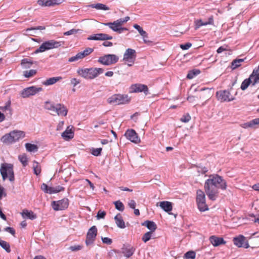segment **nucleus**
Masks as SVG:
<instances>
[{
  "label": "nucleus",
  "instance_id": "obj_32",
  "mask_svg": "<svg viewBox=\"0 0 259 259\" xmlns=\"http://www.w3.org/2000/svg\"><path fill=\"white\" fill-rule=\"evenodd\" d=\"M216 95L218 100L221 102H225L227 100V95L225 90L218 91Z\"/></svg>",
  "mask_w": 259,
  "mask_h": 259
},
{
  "label": "nucleus",
  "instance_id": "obj_3",
  "mask_svg": "<svg viewBox=\"0 0 259 259\" xmlns=\"http://www.w3.org/2000/svg\"><path fill=\"white\" fill-rule=\"evenodd\" d=\"M25 136V134L23 131H13L3 136L1 138V141L5 144H9L23 139Z\"/></svg>",
  "mask_w": 259,
  "mask_h": 259
},
{
  "label": "nucleus",
  "instance_id": "obj_7",
  "mask_svg": "<svg viewBox=\"0 0 259 259\" xmlns=\"http://www.w3.org/2000/svg\"><path fill=\"white\" fill-rule=\"evenodd\" d=\"M196 202L198 208L200 211H205L208 209V207L206 204L205 196L204 193L201 190L197 191Z\"/></svg>",
  "mask_w": 259,
  "mask_h": 259
},
{
  "label": "nucleus",
  "instance_id": "obj_44",
  "mask_svg": "<svg viewBox=\"0 0 259 259\" xmlns=\"http://www.w3.org/2000/svg\"><path fill=\"white\" fill-rule=\"evenodd\" d=\"M36 73V71L35 70L31 69L29 71H25L24 72V76L25 77L29 78L31 76H33L34 75H35Z\"/></svg>",
  "mask_w": 259,
  "mask_h": 259
},
{
  "label": "nucleus",
  "instance_id": "obj_53",
  "mask_svg": "<svg viewBox=\"0 0 259 259\" xmlns=\"http://www.w3.org/2000/svg\"><path fill=\"white\" fill-rule=\"evenodd\" d=\"M250 121L251 124V128H255L256 126L259 125V118L253 119L250 120Z\"/></svg>",
  "mask_w": 259,
  "mask_h": 259
},
{
  "label": "nucleus",
  "instance_id": "obj_19",
  "mask_svg": "<svg viewBox=\"0 0 259 259\" xmlns=\"http://www.w3.org/2000/svg\"><path fill=\"white\" fill-rule=\"evenodd\" d=\"M112 36L105 33H97L90 35L88 37V40H111Z\"/></svg>",
  "mask_w": 259,
  "mask_h": 259
},
{
  "label": "nucleus",
  "instance_id": "obj_14",
  "mask_svg": "<svg viewBox=\"0 0 259 259\" xmlns=\"http://www.w3.org/2000/svg\"><path fill=\"white\" fill-rule=\"evenodd\" d=\"M41 190L44 192L49 194H54L63 191L64 188L60 186L56 187H49L47 184L43 183L41 186Z\"/></svg>",
  "mask_w": 259,
  "mask_h": 259
},
{
  "label": "nucleus",
  "instance_id": "obj_61",
  "mask_svg": "<svg viewBox=\"0 0 259 259\" xmlns=\"http://www.w3.org/2000/svg\"><path fill=\"white\" fill-rule=\"evenodd\" d=\"M141 36L143 37V41L145 44H149L152 42L151 41L147 39V38L148 37L147 33H146L145 36H144V35H141Z\"/></svg>",
  "mask_w": 259,
  "mask_h": 259
},
{
  "label": "nucleus",
  "instance_id": "obj_30",
  "mask_svg": "<svg viewBox=\"0 0 259 259\" xmlns=\"http://www.w3.org/2000/svg\"><path fill=\"white\" fill-rule=\"evenodd\" d=\"M253 73H254V72ZM253 75L254 74H251L249 78H246L243 80V81L241 83L240 87L242 90L244 91L248 88L249 85L251 83V80L253 79Z\"/></svg>",
  "mask_w": 259,
  "mask_h": 259
},
{
  "label": "nucleus",
  "instance_id": "obj_27",
  "mask_svg": "<svg viewBox=\"0 0 259 259\" xmlns=\"http://www.w3.org/2000/svg\"><path fill=\"white\" fill-rule=\"evenodd\" d=\"M61 79H62V77L60 76L51 77L45 80L42 83L46 86L51 85L55 84Z\"/></svg>",
  "mask_w": 259,
  "mask_h": 259
},
{
  "label": "nucleus",
  "instance_id": "obj_58",
  "mask_svg": "<svg viewBox=\"0 0 259 259\" xmlns=\"http://www.w3.org/2000/svg\"><path fill=\"white\" fill-rule=\"evenodd\" d=\"M45 29V27L44 26H39L36 27H31L29 28H27L26 29V31L28 32L31 30H44Z\"/></svg>",
  "mask_w": 259,
  "mask_h": 259
},
{
  "label": "nucleus",
  "instance_id": "obj_20",
  "mask_svg": "<svg viewBox=\"0 0 259 259\" xmlns=\"http://www.w3.org/2000/svg\"><path fill=\"white\" fill-rule=\"evenodd\" d=\"M53 112L57 113L58 116H66L68 109L64 105L60 103L56 104Z\"/></svg>",
  "mask_w": 259,
  "mask_h": 259
},
{
  "label": "nucleus",
  "instance_id": "obj_9",
  "mask_svg": "<svg viewBox=\"0 0 259 259\" xmlns=\"http://www.w3.org/2000/svg\"><path fill=\"white\" fill-rule=\"evenodd\" d=\"M41 87L32 86L24 89L21 92L20 95L23 98H29L31 96H34L37 93L42 91Z\"/></svg>",
  "mask_w": 259,
  "mask_h": 259
},
{
  "label": "nucleus",
  "instance_id": "obj_56",
  "mask_svg": "<svg viewBox=\"0 0 259 259\" xmlns=\"http://www.w3.org/2000/svg\"><path fill=\"white\" fill-rule=\"evenodd\" d=\"M102 241L104 243L109 245L112 242V239L108 237H102Z\"/></svg>",
  "mask_w": 259,
  "mask_h": 259
},
{
  "label": "nucleus",
  "instance_id": "obj_39",
  "mask_svg": "<svg viewBox=\"0 0 259 259\" xmlns=\"http://www.w3.org/2000/svg\"><path fill=\"white\" fill-rule=\"evenodd\" d=\"M56 104L49 101H47L45 103V108L47 110L54 111Z\"/></svg>",
  "mask_w": 259,
  "mask_h": 259
},
{
  "label": "nucleus",
  "instance_id": "obj_48",
  "mask_svg": "<svg viewBox=\"0 0 259 259\" xmlns=\"http://www.w3.org/2000/svg\"><path fill=\"white\" fill-rule=\"evenodd\" d=\"M83 248V246L81 245H75L70 246L68 249L72 251H77L81 250Z\"/></svg>",
  "mask_w": 259,
  "mask_h": 259
},
{
  "label": "nucleus",
  "instance_id": "obj_57",
  "mask_svg": "<svg viewBox=\"0 0 259 259\" xmlns=\"http://www.w3.org/2000/svg\"><path fill=\"white\" fill-rule=\"evenodd\" d=\"M6 195L7 194L5 192V188L0 185V200L3 197H5Z\"/></svg>",
  "mask_w": 259,
  "mask_h": 259
},
{
  "label": "nucleus",
  "instance_id": "obj_54",
  "mask_svg": "<svg viewBox=\"0 0 259 259\" xmlns=\"http://www.w3.org/2000/svg\"><path fill=\"white\" fill-rule=\"evenodd\" d=\"M106 215V212L104 211L99 210L97 215L98 219H104Z\"/></svg>",
  "mask_w": 259,
  "mask_h": 259
},
{
  "label": "nucleus",
  "instance_id": "obj_59",
  "mask_svg": "<svg viewBox=\"0 0 259 259\" xmlns=\"http://www.w3.org/2000/svg\"><path fill=\"white\" fill-rule=\"evenodd\" d=\"M129 207L132 209H135L136 207V203L134 200H131L128 203Z\"/></svg>",
  "mask_w": 259,
  "mask_h": 259
},
{
  "label": "nucleus",
  "instance_id": "obj_2",
  "mask_svg": "<svg viewBox=\"0 0 259 259\" xmlns=\"http://www.w3.org/2000/svg\"><path fill=\"white\" fill-rule=\"evenodd\" d=\"M104 69L101 68H82L77 70V74L82 77L87 79H92L103 73Z\"/></svg>",
  "mask_w": 259,
  "mask_h": 259
},
{
  "label": "nucleus",
  "instance_id": "obj_22",
  "mask_svg": "<svg viewBox=\"0 0 259 259\" xmlns=\"http://www.w3.org/2000/svg\"><path fill=\"white\" fill-rule=\"evenodd\" d=\"M135 251V248L130 245L124 246L122 248V253L126 257H131Z\"/></svg>",
  "mask_w": 259,
  "mask_h": 259
},
{
  "label": "nucleus",
  "instance_id": "obj_41",
  "mask_svg": "<svg viewBox=\"0 0 259 259\" xmlns=\"http://www.w3.org/2000/svg\"><path fill=\"white\" fill-rule=\"evenodd\" d=\"M18 158L23 166H26L27 164L28 158L25 154L19 155Z\"/></svg>",
  "mask_w": 259,
  "mask_h": 259
},
{
  "label": "nucleus",
  "instance_id": "obj_26",
  "mask_svg": "<svg viewBox=\"0 0 259 259\" xmlns=\"http://www.w3.org/2000/svg\"><path fill=\"white\" fill-rule=\"evenodd\" d=\"M61 136L65 140H68L73 138L74 133L72 129L70 128V126H68Z\"/></svg>",
  "mask_w": 259,
  "mask_h": 259
},
{
  "label": "nucleus",
  "instance_id": "obj_23",
  "mask_svg": "<svg viewBox=\"0 0 259 259\" xmlns=\"http://www.w3.org/2000/svg\"><path fill=\"white\" fill-rule=\"evenodd\" d=\"M213 19L212 17H209L208 20L205 21H202V20L201 19L195 20V29H197L202 26H205L208 24H212L213 23Z\"/></svg>",
  "mask_w": 259,
  "mask_h": 259
},
{
  "label": "nucleus",
  "instance_id": "obj_36",
  "mask_svg": "<svg viewBox=\"0 0 259 259\" xmlns=\"http://www.w3.org/2000/svg\"><path fill=\"white\" fill-rule=\"evenodd\" d=\"M33 169L34 173L36 175H38L39 174H40V173L41 172L40 166L39 164L35 161H34L33 162Z\"/></svg>",
  "mask_w": 259,
  "mask_h": 259
},
{
  "label": "nucleus",
  "instance_id": "obj_5",
  "mask_svg": "<svg viewBox=\"0 0 259 259\" xmlns=\"http://www.w3.org/2000/svg\"><path fill=\"white\" fill-rule=\"evenodd\" d=\"M61 46L60 41H57L54 39H51L44 42L40 47L37 49L35 52V54L42 53L46 51L56 49Z\"/></svg>",
  "mask_w": 259,
  "mask_h": 259
},
{
  "label": "nucleus",
  "instance_id": "obj_43",
  "mask_svg": "<svg viewBox=\"0 0 259 259\" xmlns=\"http://www.w3.org/2000/svg\"><path fill=\"white\" fill-rule=\"evenodd\" d=\"M195 252L193 251H189L185 253L184 259H194Z\"/></svg>",
  "mask_w": 259,
  "mask_h": 259
},
{
  "label": "nucleus",
  "instance_id": "obj_31",
  "mask_svg": "<svg viewBox=\"0 0 259 259\" xmlns=\"http://www.w3.org/2000/svg\"><path fill=\"white\" fill-rule=\"evenodd\" d=\"M143 226H146L148 229L150 230V232H154L157 228L156 224L150 221H146L142 224Z\"/></svg>",
  "mask_w": 259,
  "mask_h": 259
},
{
  "label": "nucleus",
  "instance_id": "obj_46",
  "mask_svg": "<svg viewBox=\"0 0 259 259\" xmlns=\"http://www.w3.org/2000/svg\"><path fill=\"white\" fill-rule=\"evenodd\" d=\"M152 234V232L149 231L144 234L142 239L143 241L147 242L149 241L151 239Z\"/></svg>",
  "mask_w": 259,
  "mask_h": 259
},
{
  "label": "nucleus",
  "instance_id": "obj_64",
  "mask_svg": "<svg viewBox=\"0 0 259 259\" xmlns=\"http://www.w3.org/2000/svg\"><path fill=\"white\" fill-rule=\"evenodd\" d=\"M64 125V121H60L57 126V131H60L63 128Z\"/></svg>",
  "mask_w": 259,
  "mask_h": 259
},
{
  "label": "nucleus",
  "instance_id": "obj_17",
  "mask_svg": "<svg viewBox=\"0 0 259 259\" xmlns=\"http://www.w3.org/2000/svg\"><path fill=\"white\" fill-rule=\"evenodd\" d=\"M131 93H139L143 92L145 95L148 94V88L145 84L136 83L131 85L130 87Z\"/></svg>",
  "mask_w": 259,
  "mask_h": 259
},
{
  "label": "nucleus",
  "instance_id": "obj_1",
  "mask_svg": "<svg viewBox=\"0 0 259 259\" xmlns=\"http://www.w3.org/2000/svg\"><path fill=\"white\" fill-rule=\"evenodd\" d=\"M226 185L225 180L218 175H211L209 177L204 185L205 191L208 198L214 200L217 197L218 189H226Z\"/></svg>",
  "mask_w": 259,
  "mask_h": 259
},
{
  "label": "nucleus",
  "instance_id": "obj_11",
  "mask_svg": "<svg viewBox=\"0 0 259 259\" xmlns=\"http://www.w3.org/2000/svg\"><path fill=\"white\" fill-rule=\"evenodd\" d=\"M97 235V229L96 226H93L89 230L87 234L85 240V244L87 246H90L94 243Z\"/></svg>",
  "mask_w": 259,
  "mask_h": 259
},
{
  "label": "nucleus",
  "instance_id": "obj_29",
  "mask_svg": "<svg viewBox=\"0 0 259 259\" xmlns=\"http://www.w3.org/2000/svg\"><path fill=\"white\" fill-rule=\"evenodd\" d=\"M21 215L23 218H27L31 220L35 219L37 217L36 215L33 211L28 210H24L21 213Z\"/></svg>",
  "mask_w": 259,
  "mask_h": 259
},
{
  "label": "nucleus",
  "instance_id": "obj_4",
  "mask_svg": "<svg viewBox=\"0 0 259 259\" xmlns=\"http://www.w3.org/2000/svg\"><path fill=\"white\" fill-rule=\"evenodd\" d=\"M0 173L3 181H5L8 178L10 182L15 180L13 166L8 163H3L1 165Z\"/></svg>",
  "mask_w": 259,
  "mask_h": 259
},
{
  "label": "nucleus",
  "instance_id": "obj_49",
  "mask_svg": "<svg viewBox=\"0 0 259 259\" xmlns=\"http://www.w3.org/2000/svg\"><path fill=\"white\" fill-rule=\"evenodd\" d=\"M81 30L80 29H72L68 31H66L64 33V35H70L72 34H76L78 32H80Z\"/></svg>",
  "mask_w": 259,
  "mask_h": 259
},
{
  "label": "nucleus",
  "instance_id": "obj_28",
  "mask_svg": "<svg viewBox=\"0 0 259 259\" xmlns=\"http://www.w3.org/2000/svg\"><path fill=\"white\" fill-rule=\"evenodd\" d=\"M114 220L116 225L120 228L123 229L125 228L124 222L120 214L118 213L114 217Z\"/></svg>",
  "mask_w": 259,
  "mask_h": 259
},
{
  "label": "nucleus",
  "instance_id": "obj_60",
  "mask_svg": "<svg viewBox=\"0 0 259 259\" xmlns=\"http://www.w3.org/2000/svg\"><path fill=\"white\" fill-rule=\"evenodd\" d=\"M5 230L7 232H9L13 235H14L15 234V230L11 227H6V228H5Z\"/></svg>",
  "mask_w": 259,
  "mask_h": 259
},
{
  "label": "nucleus",
  "instance_id": "obj_52",
  "mask_svg": "<svg viewBox=\"0 0 259 259\" xmlns=\"http://www.w3.org/2000/svg\"><path fill=\"white\" fill-rule=\"evenodd\" d=\"M102 151L101 148L93 149L92 150V154L94 156H98L101 154V152Z\"/></svg>",
  "mask_w": 259,
  "mask_h": 259
},
{
  "label": "nucleus",
  "instance_id": "obj_38",
  "mask_svg": "<svg viewBox=\"0 0 259 259\" xmlns=\"http://www.w3.org/2000/svg\"><path fill=\"white\" fill-rule=\"evenodd\" d=\"M0 246L7 252H10L11 251L10 244L6 241L0 239Z\"/></svg>",
  "mask_w": 259,
  "mask_h": 259
},
{
  "label": "nucleus",
  "instance_id": "obj_6",
  "mask_svg": "<svg viewBox=\"0 0 259 259\" xmlns=\"http://www.w3.org/2000/svg\"><path fill=\"white\" fill-rule=\"evenodd\" d=\"M130 99L127 95L115 94L107 99L108 103L113 105L125 104L128 103Z\"/></svg>",
  "mask_w": 259,
  "mask_h": 259
},
{
  "label": "nucleus",
  "instance_id": "obj_24",
  "mask_svg": "<svg viewBox=\"0 0 259 259\" xmlns=\"http://www.w3.org/2000/svg\"><path fill=\"white\" fill-rule=\"evenodd\" d=\"M158 203L157 204L158 205ZM159 206L165 211L169 212L172 209V203L170 202L164 201L159 202Z\"/></svg>",
  "mask_w": 259,
  "mask_h": 259
},
{
  "label": "nucleus",
  "instance_id": "obj_33",
  "mask_svg": "<svg viewBox=\"0 0 259 259\" xmlns=\"http://www.w3.org/2000/svg\"><path fill=\"white\" fill-rule=\"evenodd\" d=\"M244 61L243 59H236L234 60L231 64L230 67L232 70H234L241 66V63Z\"/></svg>",
  "mask_w": 259,
  "mask_h": 259
},
{
  "label": "nucleus",
  "instance_id": "obj_55",
  "mask_svg": "<svg viewBox=\"0 0 259 259\" xmlns=\"http://www.w3.org/2000/svg\"><path fill=\"white\" fill-rule=\"evenodd\" d=\"M192 46V44L190 42L186 43L185 44H182L180 45V48L184 50L189 49Z\"/></svg>",
  "mask_w": 259,
  "mask_h": 259
},
{
  "label": "nucleus",
  "instance_id": "obj_15",
  "mask_svg": "<svg viewBox=\"0 0 259 259\" xmlns=\"http://www.w3.org/2000/svg\"><path fill=\"white\" fill-rule=\"evenodd\" d=\"M136 51L132 49H127L124 55L123 60L126 62H134L136 59Z\"/></svg>",
  "mask_w": 259,
  "mask_h": 259
},
{
  "label": "nucleus",
  "instance_id": "obj_8",
  "mask_svg": "<svg viewBox=\"0 0 259 259\" xmlns=\"http://www.w3.org/2000/svg\"><path fill=\"white\" fill-rule=\"evenodd\" d=\"M118 60L119 58L116 55L107 54L99 57L98 62L104 65L109 66L117 63Z\"/></svg>",
  "mask_w": 259,
  "mask_h": 259
},
{
  "label": "nucleus",
  "instance_id": "obj_21",
  "mask_svg": "<svg viewBox=\"0 0 259 259\" xmlns=\"http://www.w3.org/2000/svg\"><path fill=\"white\" fill-rule=\"evenodd\" d=\"M62 0H38L37 4L42 7H51L60 5Z\"/></svg>",
  "mask_w": 259,
  "mask_h": 259
},
{
  "label": "nucleus",
  "instance_id": "obj_35",
  "mask_svg": "<svg viewBox=\"0 0 259 259\" xmlns=\"http://www.w3.org/2000/svg\"><path fill=\"white\" fill-rule=\"evenodd\" d=\"M25 148L28 152H36L38 150V147L35 144L30 143L25 144Z\"/></svg>",
  "mask_w": 259,
  "mask_h": 259
},
{
  "label": "nucleus",
  "instance_id": "obj_40",
  "mask_svg": "<svg viewBox=\"0 0 259 259\" xmlns=\"http://www.w3.org/2000/svg\"><path fill=\"white\" fill-rule=\"evenodd\" d=\"M200 73V71L198 69H194L192 71H190L187 74V77L189 79L193 78L196 75L199 74Z\"/></svg>",
  "mask_w": 259,
  "mask_h": 259
},
{
  "label": "nucleus",
  "instance_id": "obj_16",
  "mask_svg": "<svg viewBox=\"0 0 259 259\" xmlns=\"http://www.w3.org/2000/svg\"><path fill=\"white\" fill-rule=\"evenodd\" d=\"M124 136L133 143L137 144L140 142V139L134 130H128L124 134Z\"/></svg>",
  "mask_w": 259,
  "mask_h": 259
},
{
  "label": "nucleus",
  "instance_id": "obj_25",
  "mask_svg": "<svg viewBox=\"0 0 259 259\" xmlns=\"http://www.w3.org/2000/svg\"><path fill=\"white\" fill-rule=\"evenodd\" d=\"M209 240L211 244L214 246H219L220 244H225L226 243L222 238L217 237L214 236H211L209 238Z\"/></svg>",
  "mask_w": 259,
  "mask_h": 259
},
{
  "label": "nucleus",
  "instance_id": "obj_34",
  "mask_svg": "<svg viewBox=\"0 0 259 259\" xmlns=\"http://www.w3.org/2000/svg\"><path fill=\"white\" fill-rule=\"evenodd\" d=\"M90 7L92 8H95L97 10H109L110 9L108 7L106 6L104 4L98 3L96 4H92L90 6Z\"/></svg>",
  "mask_w": 259,
  "mask_h": 259
},
{
  "label": "nucleus",
  "instance_id": "obj_63",
  "mask_svg": "<svg viewBox=\"0 0 259 259\" xmlns=\"http://www.w3.org/2000/svg\"><path fill=\"white\" fill-rule=\"evenodd\" d=\"M241 126L243 128H248V127L251 128V121H250L249 122L244 123L243 124H242L241 125Z\"/></svg>",
  "mask_w": 259,
  "mask_h": 259
},
{
  "label": "nucleus",
  "instance_id": "obj_42",
  "mask_svg": "<svg viewBox=\"0 0 259 259\" xmlns=\"http://www.w3.org/2000/svg\"><path fill=\"white\" fill-rule=\"evenodd\" d=\"M114 204H115L116 209H117V210H118L120 211H123L124 210V205L119 200L115 201L114 202Z\"/></svg>",
  "mask_w": 259,
  "mask_h": 259
},
{
  "label": "nucleus",
  "instance_id": "obj_37",
  "mask_svg": "<svg viewBox=\"0 0 259 259\" xmlns=\"http://www.w3.org/2000/svg\"><path fill=\"white\" fill-rule=\"evenodd\" d=\"M259 70L258 69H254L252 73L251 74L254 73L253 82L252 83V85H254L256 83L259 82V72L258 73Z\"/></svg>",
  "mask_w": 259,
  "mask_h": 259
},
{
  "label": "nucleus",
  "instance_id": "obj_47",
  "mask_svg": "<svg viewBox=\"0 0 259 259\" xmlns=\"http://www.w3.org/2000/svg\"><path fill=\"white\" fill-rule=\"evenodd\" d=\"M133 26L134 28L138 31L141 35H146V33L147 32L144 31L140 26L138 24H134Z\"/></svg>",
  "mask_w": 259,
  "mask_h": 259
},
{
  "label": "nucleus",
  "instance_id": "obj_62",
  "mask_svg": "<svg viewBox=\"0 0 259 259\" xmlns=\"http://www.w3.org/2000/svg\"><path fill=\"white\" fill-rule=\"evenodd\" d=\"M71 83L73 85L74 87H75L77 84L80 83V81L78 79L74 78L71 80Z\"/></svg>",
  "mask_w": 259,
  "mask_h": 259
},
{
  "label": "nucleus",
  "instance_id": "obj_12",
  "mask_svg": "<svg viewBox=\"0 0 259 259\" xmlns=\"http://www.w3.org/2000/svg\"><path fill=\"white\" fill-rule=\"evenodd\" d=\"M94 51V49L91 48H86L83 51L78 53L75 56L69 58L68 62H76L81 60L85 57L89 56Z\"/></svg>",
  "mask_w": 259,
  "mask_h": 259
},
{
  "label": "nucleus",
  "instance_id": "obj_18",
  "mask_svg": "<svg viewBox=\"0 0 259 259\" xmlns=\"http://www.w3.org/2000/svg\"><path fill=\"white\" fill-rule=\"evenodd\" d=\"M105 26H108L113 31L121 33L123 31L127 30L125 27H121L115 21L113 22L103 23Z\"/></svg>",
  "mask_w": 259,
  "mask_h": 259
},
{
  "label": "nucleus",
  "instance_id": "obj_10",
  "mask_svg": "<svg viewBox=\"0 0 259 259\" xmlns=\"http://www.w3.org/2000/svg\"><path fill=\"white\" fill-rule=\"evenodd\" d=\"M234 244L239 248H248L250 247L248 241L242 235H239L233 239Z\"/></svg>",
  "mask_w": 259,
  "mask_h": 259
},
{
  "label": "nucleus",
  "instance_id": "obj_51",
  "mask_svg": "<svg viewBox=\"0 0 259 259\" xmlns=\"http://www.w3.org/2000/svg\"><path fill=\"white\" fill-rule=\"evenodd\" d=\"M22 65L24 66L25 68L29 67L32 64V62L28 61L27 59H24L21 62Z\"/></svg>",
  "mask_w": 259,
  "mask_h": 259
},
{
  "label": "nucleus",
  "instance_id": "obj_50",
  "mask_svg": "<svg viewBox=\"0 0 259 259\" xmlns=\"http://www.w3.org/2000/svg\"><path fill=\"white\" fill-rule=\"evenodd\" d=\"M191 116L189 114L184 115L180 119V120L185 123L188 122L191 120Z\"/></svg>",
  "mask_w": 259,
  "mask_h": 259
},
{
  "label": "nucleus",
  "instance_id": "obj_45",
  "mask_svg": "<svg viewBox=\"0 0 259 259\" xmlns=\"http://www.w3.org/2000/svg\"><path fill=\"white\" fill-rule=\"evenodd\" d=\"M130 17L126 16L124 18L119 19L115 21L121 26L122 27V25L127 22L130 20Z\"/></svg>",
  "mask_w": 259,
  "mask_h": 259
},
{
  "label": "nucleus",
  "instance_id": "obj_13",
  "mask_svg": "<svg viewBox=\"0 0 259 259\" xmlns=\"http://www.w3.org/2000/svg\"><path fill=\"white\" fill-rule=\"evenodd\" d=\"M68 204V199L64 198L59 201H53L52 205L55 210H61L67 208Z\"/></svg>",
  "mask_w": 259,
  "mask_h": 259
}]
</instances>
